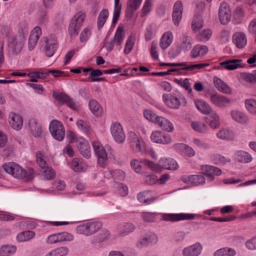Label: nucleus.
Wrapping results in <instances>:
<instances>
[{"label":"nucleus","instance_id":"obj_1","mask_svg":"<svg viewBox=\"0 0 256 256\" xmlns=\"http://www.w3.org/2000/svg\"><path fill=\"white\" fill-rule=\"evenodd\" d=\"M160 162L163 164V167L146 159H144L140 161L141 163L156 172H160L163 168L176 170L178 168V163L172 158L162 159L160 160Z\"/></svg>","mask_w":256,"mask_h":256},{"label":"nucleus","instance_id":"obj_2","mask_svg":"<svg viewBox=\"0 0 256 256\" xmlns=\"http://www.w3.org/2000/svg\"><path fill=\"white\" fill-rule=\"evenodd\" d=\"M86 18L84 13L79 12L72 19L68 26V32L72 38H75L78 33V30Z\"/></svg>","mask_w":256,"mask_h":256},{"label":"nucleus","instance_id":"obj_3","mask_svg":"<svg viewBox=\"0 0 256 256\" xmlns=\"http://www.w3.org/2000/svg\"><path fill=\"white\" fill-rule=\"evenodd\" d=\"M102 226V224L100 222H90L78 226L76 230L79 234L90 236L98 231Z\"/></svg>","mask_w":256,"mask_h":256},{"label":"nucleus","instance_id":"obj_4","mask_svg":"<svg viewBox=\"0 0 256 256\" xmlns=\"http://www.w3.org/2000/svg\"><path fill=\"white\" fill-rule=\"evenodd\" d=\"M50 132L52 137L58 141L63 140L64 135V129L62 123L56 120H52L49 126Z\"/></svg>","mask_w":256,"mask_h":256},{"label":"nucleus","instance_id":"obj_5","mask_svg":"<svg viewBox=\"0 0 256 256\" xmlns=\"http://www.w3.org/2000/svg\"><path fill=\"white\" fill-rule=\"evenodd\" d=\"M108 36V35L107 34L104 40L103 46H105L107 51L110 52L113 49L114 44H116L117 46L121 45L124 38V32L122 28L118 27L112 40L110 42L106 43Z\"/></svg>","mask_w":256,"mask_h":256},{"label":"nucleus","instance_id":"obj_6","mask_svg":"<svg viewBox=\"0 0 256 256\" xmlns=\"http://www.w3.org/2000/svg\"><path fill=\"white\" fill-rule=\"evenodd\" d=\"M92 146L98 164L102 168H104L106 165L108 156L102 144L98 141H94L92 142Z\"/></svg>","mask_w":256,"mask_h":256},{"label":"nucleus","instance_id":"obj_7","mask_svg":"<svg viewBox=\"0 0 256 256\" xmlns=\"http://www.w3.org/2000/svg\"><path fill=\"white\" fill-rule=\"evenodd\" d=\"M24 45V38L22 36L10 38L8 44V52L12 55L20 53Z\"/></svg>","mask_w":256,"mask_h":256},{"label":"nucleus","instance_id":"obj_8","mask_svg":"<svg viewBox=\"0 0 256 256\" xmlns=\"http://www.w3.org/2000/svg\"><path fill=\"white\" fill-rule=\"evenodd\" d=\"M110 132L114 140L119 144H123L126 139V134L122 125L118 122L112 124L110 128Z\"/></svg>","mask_w":256,"mask_h":256},{"label":"nucleus","instance_id":"obj_9","mask_svg":"<svg viewBox=\"0 0 256 256\" xmlns=\"http://www.w3.org/2000/svg\"><path fill=\"white\" fill-rule=\"evenodd\" d=\"M42 46H44L46 54L48 56H52L58 48L57 40L52 38H48L44 37L40 41Z\"/></svg>","mask_w":256,"mask_h":256},{"label":"nucleus","instance_id":"obj_10","mask_svg":"<svg viewBox=\"0 0 256 256\" xmlns=\"http://www.w3.org/2000/svg\"><path fill=\"white\" fill-rule=\"evenodd\" d=\"M162 220L168 222H178L180 220H194L195 215L192 214H164L162 216Z\"/></svg>","mask_w":256,"mask_h":256},{"label":"nucleus","instance_id":"obj_11","mask_svg":"<svg viewBox=\"0 0 256 256\" xmlns=\"http://www.w3.org/2000/svg\"><path fill=\"white\" fill-rule=\"evenodd\" d=\"M218 15L220 20L223 24H226L231 20L232 14L227 3L222 2L220 6Z\"/></svg>","mask_w":256,"mask_h":256},{"label":"nucleus","instance_id":"obj_12","mask_svg":"<svg viewBox=\"0 0 256 256\" xmlns=\"http://www.w3.org/2000/svg\"><path fill=\"white\" fill-rule=\"evenodd\" d=\"M201 170L202 174L206 176L207 180L212 182L214 180V176H220L222 171L219 168L210 165L202 166Z\"/></svg>","mask_w":256,"mask_h":256},{"label":"nucleus","instance_id":"obj_13","mask_svg":"<svg viewBox=\"0 0 256 256\" xmlns=\"http://www.w3.org/2000/svg\"><path fill=\"white\" fill-rule=\"evenodd\" d=\"M16 172L14 174L16 178L22 179L24 181H28L34 178V170L32 169H29L26 171L19 165L16 166Z\"/></svg>","mask_w":256,"mask_h":256},{"label":"nucleus","instance_id":"obj_14","mask_svg":"<svg viewBox=\"0 0 256 256\" xmlns=\"http://www.w3.org/2000/svg\"><path fill=\"white\" fill-rule=\"evenodd\" d=\"M52 96L56 100L60 102L62 104H66L72 110H76L77 109L74 102L66 94L63 92L57 93L54 92Z\"/></svg>","mask_w":256,"mask_h":256},{"label":"nucleus","instance_id":"obj_15","mask_svg":"<svg viewBox=\"0 0 256 256\" xmlns=\"http://www.w3.org/2000/svg\"><path fill=\"white\" fill-rule=\"evenodd\" d=\"M210 100L214 105L221 108L227 106L230 103V100L226 97L216 94H211Z\"/></svg>","mask_w":256,"mask_h":256},{"label":"nucleus","instance_id":"obj_16","mask_svg":"<svg viewBox=\"0 0 256 256\" xmlns=\"http://www.w3.org/2000/svg\"><path fill=\"white\" fill-rule=\"evenodd\" d=\"M152 140L154 142L168 144L171 142V138L169 134L160 131L154 132L150 136Z\"/></svg>","mask_w":256,"mask_h":256},{"label":"nucleus","instance_id":"obj_17","mask_svg":"<svg viewBox=\"0 0 256 256\" xmlns=\"http://www.w3.org/2000/svg\"><path fill=\"white\" fill-rule=\"evenodd\" d=\"M158 240V236L152 232H148L145 236L141 237L136 244L138 248L146 246L150 244L155 243Z\"/></svg>","mask_w":256,"mask_h":256},{"label":"nucleus","instance_id":"obj_18","mask_svg":"<svg viewBox=\"0 0 256 256\" xmlns=\"http://www.w3.org/2000/svg\"><path fill=\"white\" fill-rule=\"evenodd\" d=\"M182 180L184 183L195 186L204 184L206 181V178L203 175L184 176L182 177Z\"/></svg>","mask_w":256,"mask_h":256},{"label":"nucleus","instance_id":"obj_19","mask_svg":"<svg viewBox=\"0 0 256 256\" xmlns=\"http://www.w3.org/2000/svg\"><path fill=\"white\" fill-rule=\"evenodd\" d=\"M202 246L199 242L184 248L182 250L183 256H198L202 252Z\"/></svg>","mask_w":256,"mask_h":256},{"label":"nucleus","instance_id":"obj_20","mask_svg":"<svg viewBox=\"0 0 256 256\" xmlns=\"http://www.w3.org/2000/svg\"><path fill=\"white\" fill-rule=\"evenodd\" d=\"M41 34L42 30L40 27L36 26L33 29L28 39V48L30 50L34 48Z\"/></svg>","mask_w":256,"mask_h":256},{"label":"nucleus","instance_id":"obj_21","mask_svg":"<svg viewBox=\"0 0 256 256\" xmlns=\"http://www.w3.org/2000/svg\"><path fill=\"white\" fill-rule=\"evenodd\" d=\"M232 40L236 47L239 48H244L247 44L246 34L242 32H235L232 36Z\"/></svg>","mask_w":256,"mask_h":256},{"label":"nucleus","instance_id":"obj_22","mask_svg":"<svg viewBox=\"0 0 256 256\" xmlns=\"http://www.w3.org/2000/svg\"><path fill=\"white\" fill-rule=\"evenodd\" d=\"M163 98L164 102L170 108L177 109L180 106V102L178 98L169 94H164Z\"/></svg>","mask_w":256,"mask_h":256},{"label":"nucleus","instance_id":"obj_23","mask_svg":"<svg viewBox=\"0 0 256 256\" xmlns=\"http://www.w3.org/2000/svg\"><path fill=\"white\" fill-rule=\"evenodd\" d=\"M10 124L11 126L14 130H20L22 126V116L14 113L10 114Z\"/></svg>","mask_w":256,"mask_h":256},{"label":"nucleus","instance_id":"obj_24","mask_svg":"<svg viewBox=\"0 0 256 256\" xmlns=\"http://www.w3.org/2000/svg\"><path fill=\"white\" fill-rule=\"evenodd\" d=\"M214 83L216 88L220 92L226 94H230L232 90L225 82L218 77H214Z\"/></svg>","mask_w":256,"mask_h":256},{"label":"nucleus","instance_id":"obj_25","mask_svg":"<svg viewBox=\"0 0 256 256\" xmlns=\"http://www.w3.org/2000/svg\"><path fill=\"white\" fill-rule=\"evenodd\" d=\"M242 60L233 59L231 60H228L220 64V65L223 68L228 70H234L238 68L242 67L240 63Z\"/></svg>","mask_w":256,"mask_h":256},{"label":"nucleus","instance_id":"obj_26","mask_svg":"<svg viewBox=\"0 0 256 256\" xmlns=\"http://www.w3.org/2000/svg\"><path fill=\"white\" fill-rule=\"evenodd\" d=\"M208 52V48L206 46L198 44L194 46L190 52V56L192 58H196L198 56H202Z\"/></svg>","mask_w":256,"mask_h":256},{"label":"nucleus","instance_id":"obj_27","mask_svg":"<svg viewBox=\"0 0 256 256\" xmlns=\"http://www.w3.org/2000/svg\"><path fill=\"white\" fill-rule=\"evenodd\" d=\"M194 104L197 109L204 114H208L213 112L210 106L205 101L196 100Z\"/></svg>","mask_w":256,"mask_h":256},{"label":"nucleus","instance_id":"obj_28","mask_svg":"<svg viewBox=\"0 0 256 256\" xmlns=\"http://www.w3.org/2000/svg\"><path fill=\"white\" fill-rule=\"evenodd\" d=\"M78 148L80 154L84 157L87 158L90 157V148L88 141L83 140L79 142Z\"/></svg>","mask_w":256,"mask_h":256},{"label":"nucleus","instance_id":"obj_29","mask_svg":"<svg viewBox=\"0 0 256 256\" xmlns=\"http://www.w3.org/2000/svg\"><path fill=\"white\" fill-rule=\"evenodd\" d=\"M176 148L183 152L189 157H192L195 156L196 152L194 150L188 145L184 144H174Z\"/></svg>","mask_w":256,"mask_h":256},{"label":"nucleus","instance_id":"obj_30","mask_svg":"<svg viewBox=\"0 0 256 256\" xmlns=\"http://www.w3.org/2000/svg\"><path fill=\"white\" fill-rule=\"evenodd\" d=\"M29 127L32 134L35 137H38L42 134V128L38 124L34 118H31L29 120Z\"/></svg>","mask_w":256,"mask_h":256},{"label":"nucleus","instance_id":"obj_31","mask_svg":"<svg viewBox=\"0 0 256 256\" xmlns=\"http://www.w3.org/2000/svg\"><path fill=\"white\" fill-rule=\"evenodd\" d=\"M230 114L232 118L238 122L244 124L248 121V117L242 112L236 110H233L231 111Z\"/></svg>","mask_w":256,"mask_h":256},{"label":"nucleus","instance_id":"obj_32","mask_svg":"<svg viewBox=\"0 0 256 256\" xmlns=\"http://www.w3.org/2000/svg\"><path fill=\"white\" fill-rule=\"evenodd\" d=\"M89 108L92 112L96 116H101L102 114V108L100 104L94 100H92L89 102Z\"/></svg>","mask_w":256,"mask_h":256},{"label":"nucleus","instance_id":"obj_33","mask_svg":"<svg viewBox=\"0 0 256 256\" xmlns=\"http://www.w3.org/2000/svg\"><path fill=\"white\" fill-rule=\"evenodd\" d=\"M138 200L140 202L150 204L154 202L156 200V198L150 196V191H145L140 192L138 194Z\"/></svg>","mask_w":256,"mask_h":256},{"label":"nucleus","instance_id":"obj_34","mask_svg":"<svg viewBox=\"0 0 256 256\" xmlns=\"http://www.w3.org/2000/svg\"><path fill=\"white\" fill-rule=\"evenodd\" d=\"M172 41V34L170 32H168L163 34L160 40V46L162 50L168 48Z\"/></svg>","mask_w":256,"mask_h":256},{"label":"nucleus","instance_id":"obj_35","mask_svg":"<svg viewBox=\"0 0 256 256\" xmlns=\"http://www.w3.org/2000/svg\"><path fill=\"white\" fill-rule=\"evenodd\" d=\"M236 156L239 162L244 163L250 162L252 160V156L249 153L242 150L237 151Z\"/></svg>","mask_w":256,"mask_h":256},{"label":"nucleus","instance_id":"obj_36","mask_svg":"<svg viewBox=\"0 0 256 256\" xmlns=\"http://www.w3.org/2000/svg\"><path fill=\"white\" fill-rule=\"evenodd\" d=\"M218 138L221 140H232L234 139V132L226 128H223L220 130L216 134Z\"/></svg>","mask_w":256,"mask_h":256},{"label":"nucleus","instance_id":"obj_37","mask_svg":"<svg viewBox=\"0 0 256 256\" xmlns=\"http://www.w3.org/2000/svg\"><path fill=\"white\" fill-rule=\"evenodd\" d=\"M156 124L162 128L163 130L168 132H172L174 130L172 124L167 119L162 116L158 118V121Z\"/></svg>","mask_w":256,"mask_h":256},{"label":"nucleus","instance_id":"obj_38","mask_svg":"<svg viewBox=\"0 0 256 256\" xmlns=\"http://www.w3.org/2000/svg\"><path fill=\"white\" fill-rule=\"evenodd\" d=\"M209 114L210 115L208 119V122H209L210 126L212 128H217L220 124L218 115L215 112H212Z\"/></svg>","mask_w":256,"mask_h":256},{"label":"nucleus","instance_id":"obj_39","mask_svg":"<svg viewBox=\"0 0 256 256\" xmlns=\"http://www.w3.org/2000/svg\"><path fill=\"white\" fill-rule=\"evenodd\" d=\"M236 254L234 249L226 247L217 250L214 253V256H234Z\"/></svg>","mask_w":256,"mask_h":256},{"label":"nucleus","instance_id":"obj_40","mask_svg":"<svg viewBox=\"0 0 256 256\" xmlns=\"http://www.w3.org/2000/svg\"><path fill=\"white\" fill-rule=\"evenodd\" d=\"M37 20L40 24H45L48 20V12L46 8H40L38 12Z\"/></svg>","mask_w":256,"mask_h":256},{"label":"nucleus","instance_id":"obj_41","mask_svg":"<svg viewBox=\"0 0 256 256\" xmlns=\"http://www.w3.org/2000/svg\"><path fill=\"white\" fill-rule=\"evenodd\" d=\"M35 236L32 231L27 230L19 233L16 236V239L18 242H22L30 240Z\"/></svg>","mask_w":256,"mask_h":256},{"label":"nucleus","instance_id":"obj_42","mask_svg":"<svg viewBox=\"0 0 256 256\" xmlns=\"http://www.w3.org/2000/svg\"><path fill=\"white\" fill-rule=\"evenodd\" d=\"M108 16V11L106 9L102 10L98 18L97 26L98 30H100L105 24Z\"/></svg>","mask_w":256,"mask_h":256},{"label":"nucleus","instance_id":"obj_43","mask_svg":"<svg viewBox=\"0 0 256 256\" xmlns=\"http://www.w3.org/2000/svg\"><path fill=\"white\" fill-rule=\"evenodd\" d=\"M135 227L132 223H124L118 226V230L120 234H127L132 232L134 230Z\"/></svg>","mask_w":256,"mask_h":256},{"label":"nucleus","instance_id":"obj_44","mask_svg":"<svg viewBox=\"0 0 256 256\" xmlns=\"http://www.w3.org/2000/svg\"><path fill=\"white\" fill-rule=\"evenodd\" d=\"M16 250V246L4 245L0 248V256H10L14 254Z\"/></svg>","mask_w":256,"mask_h":256},{"label":"nucleus","instance_id":"obj_45","mask_svg":"<svg viewBox=\"0 0 256 256\" xmlns=\"http://www.w3.org/2000/svg\"><path fill=\"white\" fill-rule=\"evenodd\" d=\"M68 252V249L67 247L62 246L52 250L46 256H66Z\"/></svg>","mask_w":256,"mask_h":256},{"label":"nucleus","instance_id":"obj_46","mask_svg":"<svg viewBox=\"0 0 256 256\" xmlns=\"http://www.w3.org/2000/svg\"><path fill=\"white\" fill-rule=\"evenodd\" d=\"M203 26V20L200 14H196L192 22V28L194 31L198 30Z\"/></svg>","mask_w":256,"mask_h":256},{"label":"nucleus","instance_id":"obj_47","mask_svg":"<svg viewBox=\"0 0 256 256\" xmlns=\"http://www.w3.org/2000/svg\"><path fill=\"white\" fill-rule=\"evenodd\" d=\"M211 160L216 164H224L230 162V159H227L224 156L219 154H214L211 156Z\"/></svg>","mask_w":256,"mask_h":256},{"label":"nucleus","instance_id":"obj_48","mask_svg":"<svg viewBox=\"0 0 256 256\" xmlns=\"http://www.w3.org/2000/svg\"><path fill=\"white\" fill-rule=\"evenodd\" d=\"M181 50H189L192 47V42L190 38L186 34H183L180 38Z\"/></svg>","mask_w":256,"mask_h":256},{"label":"nucleus","instance_id":"obj_49","mask_svg":"<svg viewBox=\"0 0 256 256\" xmlns=\"http://www.w3.org/2000/svg\"><path fill=\"white\" fill-rule=\"evenodd\" d=\"M191 126L194 130L198 132L205 133L207 131V126L203 122H194L192 123Z\"/></svg>","mask_w":256,"mask_h":256},{"label":"nucleus","instance_id":"obj_50","mask_svg":"<svg viewBox=\"0 0 256 256\" xmlns=\"http://www.w3.org/2000/svg\"><path fill=\"white\" fill-rule=\"evenodd\" d=\"M208 64L204 63L194 64L188 66L187 65L186 63L185 62V65L183 66L182 67V70H190V71H194L196 69L200 70L204 68L205 66H208Z\"/></svg>","mask_w":256,"mask_h":256},{"label":"nucleus","instance_id":"obj_51","mask_svg":"<svg viewBox=\"0 0 256 256\" xmlns=\"http://www.w3.org/2000/svg\"><path fill=\"white\" fill-rule=\"evenodd\" d=\"M245 105L250 112L256 114V100L253 98L246 100L245 101Z\"/></svg>","mask_w":256,"mask_h":256},{"label":"nucleus","instance_id":"obj_52","mask_svg":"<svg viewBox=\"0 0 256 256\" xmlns=\"http://www.w3.org/2000/svg\"><path fill=\"white\" fill-rule=\"evenodd\" d=\"M42 176L44 178L47 180L54 179L56 177V172L50 166H47L44 169Z\"/></svg>","mask_w":256,"mask_h":256},{"label":"nucleus","instance_id":"obj_53","mask_svg":"<svg viewBox=\"0 0 256 256\" xmlns=\"http://www.w3.org/2000/svg\"><path fill=\"white\" fill-rule=\"evenodd\" d=\"M144 115L145 118L148 120L156 124L158 121V118L160 117L156 116V114L154 113L152 110H144Z\"/></svg>","mask_w":256,"mask_h":256},{"label":"nucleus","instance_id":"obj_54","mask_svg":"<svg viewBox=\"0 0 256 256\" xmlns=\"http://www.w3.org/2000/svg\"><path fill=\"white\" fill-rule=\"evenodd\" d=\"M182 68H172L169 70H168L166 72H153L150 74L152 76H164L165 75L170 74L172 72H176L180 74H184L182 72Z\"/></svg>","mask_w":256,"mask_h":256},{"label":"nucleus","instance_id":"obj_55","mask_svg":"<svg viewBox=\"0 0 256 256\" xmlns=\"http://www.w3.org/2000/svg\"><path fill=\"white\" fill-rule=\"evenodd\" d=\"M59 242L71 241L74 239V236L68 232L57 233Z\"/></svg>","mask_w":256,"mask_h":256},{"label":"nucleus","instance_id":"obj_56","mask_svg":"<svg viewBox=\"0 0 256 256\" xmlns=\"http://www.w3.org/2000/svg\"><path fill=\"white\" fill-rule=\"evenodd\" d=\"M120 0H114V16L112 18V23L116 24L117 22L118 18L120 16L121 6H118Z\"/></svg>","mask_w":256,"mask_h":256},{"label":"nucleus","instance_id":"obj_57","mask_svg":"<svg viewBox=\"0 0 256 256\" xmlns=\"http://www.w3.org/2000/svg\"><path fill=\"white\" fill-rule=\"evenodd\" d=\"M44 155L40 152L36 153V162L38 165L42 169H44L47 166V163L44 159Z\"/></svg>","mask_w":256,"mask_h":256},{"label":"nucleus","instance_id":"obj_58","mask_svg":"<svg viewBox=\"0 0 256 256\" xmlns=\"http://www.w3.org/2000/svg\"><path fill=\"white\" fill-rule=\"evenodd\" d=\"M134 38L132 36H130L126 42L125 48L124 49V53L126 54H128L134 46Z\"/></svg>","mask_w":256,"mask_h":256},{"label":"nucleus","instance_id":"obj_59","mask_svg":"<svg viewBox=\"0 0 256 256\" xmlns=\"http://www.w3.org/2000/svg\"><path fill=\"white\" fill-rule=\"evenodd\" d=\"M211 36L212 32L210 30H204L198 35L197 38L202 42H206L209 40Z\"/></svg>","mask_w":256,"mask_h":256},{"label":"nucleus","instance_id":"obj_60","mask_svg":"<svg viewBox=\"0 0 256 256\" xmlns=\"http://www.w3.org/2000/svg\"><path fill=\"white\" fill-rule=\"evenodd\" d=\"M82 160L80 158H74L70 164V168L75 172H80L82 170Z\"/></svg>","mask_w":256,"mask_h":256},{"label":"nucleus","instance_id":"obj_61","mask_svg":"<svg viewBox=\"0 0 256 256\" xmlns=\"http://www.w3.org/2000/svg\"><path fill=\"white\" fill-rule=\"evenodd\" d=\"M18 164L15 162H9L8 164H4L3 165V168L6 172L12 175L14 174V171L16 170V166Z\"/></svg>","mask_w":256,"mask_h":256},{"label":"nucleus","instance_id":"obj_62","mask_svg":"<svg viewBox=\"0 0 256 256\" xmlns=\"http://www.w3.org/2000/svg\"><path fill=\"white\" fill-rule=\"evenodd\" d=\"M156 214L152 212H143L142 214V218L146 222H152L154 221Z\"/></svg>","mask_w":256,"mask_h":256},{"label":"nucleus","instance_id":"obj_63","mask_svg":"<svg viewBox=\"0 0 256 256\" xmlns=\"http://www.w3.org/2000/svg\"><path fill=\"white\" fill-rule=\"evenodd\" d=\"M144 144L143 140L140 138L134 142L132 143L130 146L136 152H140L142 150V147Z\"/></svg>","mask_w":256,"mask_h":256},{"label":"nucleus","instance_id":"obj_64","mask_svg":"<svg viewBox=\"0 0 256 256\" xmlns=\"http://www.w3.org/2000/svg\"><path fill=\"white\" fill-rule=\"evenodd\" d=\"M27 76L30 78H43L48 76V72H34L28 74Z\"/></svg>","mask_w":256,"mask_h":256}]
</instances>
